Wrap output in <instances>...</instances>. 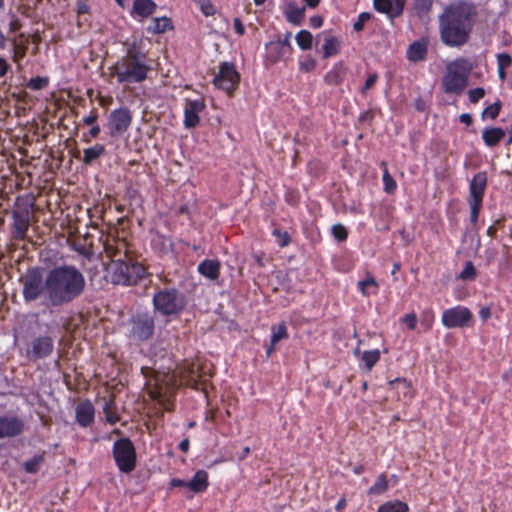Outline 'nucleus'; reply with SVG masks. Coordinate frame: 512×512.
Wrapping results in <instances>:
<instances>
[{"label":"nucleus","mask_w":512,"mask_h":512,"mask_svg":"<svg viewBox=\"0 0 512 512\" xmlns=\"http://www.w3.org/2000/svg\"><path fill=\"white\" fill-rule=\"evenodd\" d=\"M26 303L39 301L46 307H61L78 299L84 292L86 280L73 265L56 266L45 272L33 267L19 279Z\"/></svg>","instance_id":"nucleus-1"},{"label":"nucleus","mask_w":512,"mask_h":512,"mask_svg":"<svg viewBox=\"0 0 512 512\" xmlns=\"http://www.w3.org/2000/svg\"><path fill=\"white\" fill-rule=\"evenodd\" d=\"M476 19L472 4L458 2L448 6L439 17L440 35L444 44L461 47L469 40Z\"/></svg>","instance_id":"nucleus-2"},{"label":"nucleus","mask_w":512,"mask_h":512,"mask_svg":"<svg viewBox=\"0 0 512 512\" xmlns=\"http://www.w3.org/2000/svg\"><path fill=\"white\" fill-rule=\"evenodd\" d=\"M201 378L200 366L196 363L189 364L179 369L176 373H161L155 377V385L150 388L149 394L157 400L165 410H171V397L178 386L185 385L196 388Z\"/></svg>","instance_id":"nucleus-3"},{"label":"nucleus","mask_w":512,"mask_h":512,"mask_svg":"<svg viewBox=\"0 0 512 512\" xmlns=\"http://www.w3.org/2000/svg\"><path fill=\"white\" fill-rule=\"evenodd\" d=\"M110 70L111 74L117 78L119 84L141 83L147 79V75L151 70L150 60L136 42H133L128 44L126 54Z\"/></svg>","instance_id":"nucleus-4"},{"label":"nucleus","mask_w":512,"mask_h":512,"mask_svg":"<svg viewBox=\"0 0 512 512\" xmlns=\"http://www.w3.org/2000/svg\"><path fill=\"white\" fill-rule=\"evenodd\" d=\"M186 304L185 294L176 288H160L153 296L154 310L166 317L178 315Z\"/></svg>","instance_id":"nucleus-5"},{"label":"nucleus","mask_w":512,"mask_h":512,"mask_svg":"<svg viewBox=\"0 0 512 512\" xmlns=\"http://www.w3.org/2000/svg\"><path fill=\"white\" fill-rule=\"evenodd\" d=\"M472 69L468 60L457 59L447 65L442 85L446 93L461 94L468 82V75Z\"/></svg>","instance_id":"nucleus-6"},{"label":"nucleus","mask_w":512,"mask_h":512,"mask_svg":"<svg viewBox=\"0 0 512 512\" xmlns=\"http://www.w3.org/2000/svg\"><path fill=\"white\" fill-rule=\"evenodd\" d=\"M113 457L123 473H130L136 467V450L129 438H121L114 442Z\"/></svg>","instance_id":"nucleus-7"},{"label":"nucleus","mask_w":512,"mask_h":512,"mask_svg":"<svg viewBox=\"0 0 512 512\" xmlns=\"http://www.w3.org/2000/svg\"><path fill=\"white\" fill-rule=\"evenodd\" d=\"M441 322L448 329L469 327L474 323V316L467 307L458 305L444 310Z\"/></svg>","instance_id":"nucleus-8"},{"label":"nucleus","mask_w":512,"mask_h":512,"mask_svg":"<svg viewBox=\"0 0 512 512\" xmlns=\"http://www.w3.org/2000/svg\"><path fill=\"white\" fill-rule=\"evenodd\" d=\"M54 350V340L47 335L32 339L25 349V356L29 361L35 362L49 357Z\"/></svg>","instance_id":"nucleus-9"},{"label":"nucleus","mask_w":512,"mask_h":512,"mask_svg":"<svg viewBox=\"0 0 512 512\" xmlns=\"http://www.w3.org/2000/svg\"><path fill=\"white\" fill-rule=\"evenodd\" d=\"M154 332V318L149 313L136 314L131 319L130 335L140 341L149 339Z\"/></svg>","instance_id":"nucleus-10"},{"label":"nucleus","mask_w":512,"mask_h":512,"mask_svg":"<svg viewBox=\"0 0 512 512\" xmlns=\"http://www.w3.org/2000/svg\"><path fill=\"white\" fill-rule=\"evenodd\" d=\"M239 81L240 76L234 65L230 63H223L213 80L215 86L229 94L238 86Z\"/></svg>","instance_id":"nucleus-11"},{"label":"nucleus","mask_w":512,"mask_h":512,"mask_svg":"<svg viewBox=\"0 0 512 512\" xmlns=\"http://www.w3.org/2000/svg\"><path fill=\"white\" fill-rule=\"evenodd\" d=\"M132 122V114L127 108L112 111L108 119V129L111 136H119L125 133Z\"/></svg>","instance_id":"nucleus-12"},{"label":"nucleus","mask_w":512,"mask_h":512,"mask_svg":"<svg viewBox=\"0 0 512 512\" xmlns=\"http://www.w3.org/2000/svg\"><path fill=\"white\" fill-rule=\"evenodd\" d=\"M25 430V422L18 416H0V439L13 438L21 435Z\"/></svg>","instance_id":"nucleus-13"},{"label":"nucleus","mask_w":512,"mask_h":512,"mask_svg":"<svg viewBox=\"0 0 512 512\" xmlns=\"http://www.w3.org/2000/svg\"><path fill=\"white\" fill-rule=\"evenodd\" d=\"M205 109L202 99H186L184 104V126L188 129L196 127L200 123L199 114Z\"/></svg>","instance_id":"nucleus-14"},{"label":"nucleus","mask_w":512,"mask_h":512,"mask_svg":"<svg viewBox=\"0 0 512 512\" xmlns=\"http://www.w3.org/2000/svg\"><path fill=\"white\" fill-rule=\"evenodd\" d=\"M104 251L111 262L117 258L121 261L130 256L127 242L119 238H107L104 242Z\"/></svg>","instance_id":"nucleus-15"},{"label":"nucleus","mask_w":512,"mask_h":512,"mask_svg":"<svg viewBox=\"0 0 512 512\" xmlns=\"http://www.w3.org/2000/svg\"><path fill=\"white\" fill-rule=\"evenodd\" d=\"M107 271L110 274L111 282L117 285L129 284V261L128 259L121 260L119 258L110 262L107 266Z\"/></svg>","instance_id":"nucleus-16"},{"label":"nucleus","mask_w":512,"mask_h":512,"mask_svg":"<svg viewBox=\"0 0 512 512\" xmlns=\"http://www.w3.org/2000/svg\"><path fill=\"white\" fill-rule=\"evenodd\" d=\"M487 185V176L484 172L477 173L471 180L469 190V203L482 205L484 192Z\"/></svg>","instance_id":"nucleus-17"},{"label":"nucleus","mask_w":512,"mask_h":512,"mask_svg":"<svg viewBox=\"0 0 512 512\" xmlns=\"http://www.w3.org/2000/svg\"><path fill=\"white\" fill-rule=\"evenodd\" d=\"M405 3L406 0H374V7L389 18H395L402 14Z\"/></svg>","instance_id":"nucleus-18"},{"label":"nucleus","mask_w":512,"mask_h":512,"mask_svg":"<svg viewBox=\"0 0 512 512\" xmlns=\"http://www.w3.org/2000/svg\"><path fill=\"white\" fill-rule=\"evenodd\" d=\"M13 235L16 239L23 240L29 228V213L28 211L13 212Z\"/></svg>","instance_id":"nucleus-19"},{"label":"nucleus","mask_w":512,"mask_h":512,"mask_svg":"<svg viewBox=\"0 0 512 512\" xmlns=\"http://www.w3.org/2000/svg\"><path fill=\"white\" fill-rule=\"evenodd\" d=\"M317 39H322L324 41L322 50H323V58H329L335 56L339 53L340 50V41L335 36L331 35V33L327 31L321 32Z\"/></svg>","instance_id":"nucleus-20"},{"label":"nucleus","mask_w":512,"mask_h":512,"mask_svg":"<svg viewBox=\"0 0 512 512\" xmlns=\"http://www.w3.org/2000/svg\"><path fill=\"white\" fill-rule=\"evenodd\" d=\"M94 412L95 410L91 402H80L76 407L77 422L83 427L89 426L94 420Z\"/></svg>","instance_id":"nucleus-21"},{"label":"nucleus","mask_w":512,"mask_h":512,"mask_svg":"<svg viewBox=\"0 0 512 512\" xmlns=\"http://www.w3.org/2000/svg\"><path fill=\"white\" fill-rule=\"evenodd\" d=\"M220 267L218 260L205 259L198 265L197 270L202 276L214 281L219 277Z\"/></svg>","instance_id":"nucleus-22"},{"label":"nucleus","mask_w":512,"mask_h":512,"mask_svg":"<svg viewBox=\"0 0 512 512\" xmlns=\"http://www.w3.org/2000/svg\"><path fill=\"white\" fill-rule=\"evenodd\" d=\"M427 55V41L413 42L407 49V58L412 62L423 61Z\"/></svg>","instance_id":"nucleus-23"},{"label":"nucleus","mask_w":512,"mask_h":512,"mask_svg":"<svg viewBox=\"0 0 512 512\" xmlns=\"http://www.w3.org/2000/svg\"><path fill=\"white\" fill-rule=\"evenodd\" d=\"M156 4L152 0H134L132 15L134 17L147 18L154 13Z\"/></svg>","instance_id":"nucleus-24"},{"label":"nucleus","mask_w":512,"mask_h":512,"mask_svg":"<svg viewBox=\"0 0 512 512\" xmlns=\"http://www.w3.org/2000/svg\"><path fill=\"white\" fill-rule=\"evenodd\" d=\"M208 487V474L204 470H198L190 481H187V488L195 493L203 492Z\"/></svg>","instance_id":"nucleus-25"},{"label":"nucleus","mask_w":512,"mask_h":512,"mask_svg":"<svg viewBox=\"0 0 512 512\" xmlns=\"http://www.w3.org/2000/svg\"><path fill=\"white\" fill-rule=\"evenodd\" d=\"M271 332V345L267 348V356H270L274 352L275 345L278 342L288 338L287 327L284 323L273 325L271 327Z\"/></svg>","instance_id":"nucleus-26"},{"label":"nucleus","mask_w":512,"mask_h":512,"mask_svg":"<svg viewBox=\"0 0 512 512\" xmlns=\"http://www.w3.org/2000/svg\"><path fill=\"white\" fill-rule=\"evenodd\" d=\"M127 259L129 261L128 285H134L146 276L147 271L144 265L138 262H134L131 256H129Z\"/></svg>","instance_id":"nucleus-27"},{"label":"nucleus","mask_w":512,"mask_h":512,"mask_svg":"<svg viewBox=\"0 0 512 512\" xmlns=\"http://www.w3.org/2000/svg\"><path fill=\"white\" fill-rule=\"evenodd\" d=\"M505 134L502 128H487L482 133V139L488 147H494L504 138Z\"/></svg>","instance_id":"nucleus-28"},{"label":"nucleus","mask_w":512,"mask_h":512,"mask_svg":"<svg viewBox=\"0 0 512 512\" xmlns=\"http://www.w3.org/2000/svg\"><path fill=\"white\" fill-rule=\"evenodd\" d=\"M345 75V69L343 64L337 63L334 67L326 74L325 81L330 85H337L342 82Z\"/></svg>","instance_id":"nucleus-29"},{"label":"nucleus","mask_w":512,"mask_h":512,"mask_svg":"<svg viewBox=\"0 0 512 512\" xmlns=\"http://www.w3.org/2000/svg\"><path fill=\"white\" fill-rule=\"evenodd\" d=\"M498 76L502 82L507 78L506 70L512 66V57L508 53L497 54Z\"/></svg>","instance_id":"nucleus-30"},{"label":"nucleus","mask_w":512,"mask_h":512,"mask_svg":"<svg viewBox=\"0 0 512 512\" xmlns=\"http://www.w3.org/2000/svg\"><path fill=\"white\" fill-rule=\"evenodd\" d=\"M172 28V22L167 17L155 18L148 27V31L153 34L164 33Z\"/></svg>","instance_id":"nucleus-31"},{"label":"nucleus","mask_w":512,"mask_h":512,"mask_svg":"<svg viewBox=\"0 0 512 512\" xmlns=\"http://www.w3.org/2000/svg\"><path fill=\"white\" fill-rule=\"evenodd\" d=\"M305 8H299L295 3L287 5V19L290 23L299 25L304 18Z\"/></svg>","instance_id":"nucleus-32"},{"label":"nucleus","mask_w":512,"mask_h":512,"mask_svg":"<svg viewBox=\"0 0 512 512\" xmlns=\"http://www.w3.org/2000/svg\"><path fill=\"white\" fill-rule=\"evenodd\" d=\"M105 152V147L102 144H96L93 147L84 149L83 151V162L85 164H91L94 160L102 156Z\"/></svg>","instance_id":"nucleus-33"},{"label":"nucleus","mask_w":512,"mask_h":512,"mask_svg":"<svg viewBox=\"0 0 512 512\" xmlns=\"http://www.w3.org/2000/svg\"><path fill=\"white\" fill-rule=\"evenodd\" d=\"M408 505L400 500L388 501L382 504L377 512H407Z\"/></svg>","instance_id":"nucleus-34"},{"label":"nucleus","mask_w":512,"mask_h":512,"mask_svg":"<svg viewBox=\"0 0 512 512\" xmlns=\"http://www.w3.org/2000/svg\"><path fill=\"white\" fill-rule=\"evenodd\" d=\"M358 286L364 296H369L377 293L378 284L374 277L368 276L365 280L360 281Z\"/></svg>","instance_id":"nucleus-35"},{"label":"nucleus","mask_w":512,"mask_h":512,"mask_svg":"<svg viewBox=\"0 0 512 512\" xmlns=\"http://www.w3.org/2000/svg\"><path fill=\"white\" fill-rule=\"evenodd\" d=\"M296 42L302 50L311 49L313 43V35L308 30H301L297 33Z\"/></svg>","instance_id":"nucleus-36"},{"label":"nucleus","mask_w":512,"mask_h":512,"mask_svg":"<svg viewBox=\"0 0 512 512\" xmlns=\"http://www.w3.org/2000/svg\"><path fill=\"white\" fill-rule=\"evenodd\" d=\"M44 461V454H37L24 463V469L27 473L34 474L38 472Z\"/></svg>","instance_id":"nucleus-37"},{"label":"nucleus","mask_w":512,"mask_h":512,"mask_svg":"<svg viewBox=\"0 0 512 512\" xmlns=\"http://www.w3.org/2000/svg\"><path fill=\"white\" fill-rule=\"evenodd\" d=\"M388 489V481L384 475L378 476L374 485L370 487L368 490V494L370 495H380L383 494Z\"/></svg>","instance_id":"nucleus-38"},{"label":"nucleus","mask_w":512,"mask_h":512,"mask_svg":"<svg viewBox=\"0 0 512 512\" xmlns=\"http://www.w3.org/2000/svg\"><path fill=\"white\" fill-rule=\"evenodd\" d=\"M361 359L365 362L367 369L371 370L372 367L380 359V351L379 350L364 351L362 353Z\"/></svg>","instance_id":"nucleus-39"},{"label":"nucleus","mask_w":512,"mask_h":512,"mask_svg":"<svg viewBox=\"0 0 512 512\" xmlns=\"http://www.w3.org/2000/svg\"><path fill=\"white\" fill-rule=\"evenodd\" d=\"M433 5V0H415L414 8L419 16L429 13Z\"/></svg>","instance_id":"nucleus-40"},{"label":"nucleus","mask_w":512,"mask_h":512,"mask_svg":"<svg viewBox=\"0 0 512 512\" xmlns=\"http://www.w3.org/2000/svg\"><path fill=\"white\" fill-rule=\"evenodd\" d=\"M266 48H267V52H268V56L269 58L273 61V62H276L278 61L281 57H283L285 54L287 53H290L289 51H287L286 49H284L283 47H277V48H272L271 47V42L269 44L266 45Z\"/></svg>","instance_id":"nucleus-41"},{"label":"nucleus","mask_w":512,"mask_h":512,"mask_svg":"<svg viewBox=\"0 0 512 512\" xmlns=\"http://www.w3.org/2000/svg\"><path fill=\"white\" fill-rule=\"evenodd\" d=\"M291 37H292V33L287 32L282 39H279L277 41H272L271 47L272 48L283 47L287 51L291 52L292 51Z\"/></svg>","instance_id":"nucleus-42"},{"label":"nucleus","mask_w":512,"mask_h":512,"mask_svg":"<svg viewBox=\"0 0 512 512\" xmlns=\"http://www.w3.org/2000/svg\"><path fill=\"white\" fill-rule=\"evenodd\" d=\"M49 83L48 78L46 77H34L31 78L30 81L27 84V87L32 90H40L45 88Z\"/></svg>","instance_id":"nucleus-43"},{"label":"nucleus","mask_w":512,"mask_h":512,"mask_svg":"<svg viewBox=\"0 0 512 512\" xmlns=\"http://www.w3.org/2000/svg\"><path fill=\"white\" fill-rule=\"evenodd\" d=\"M383 183H384V190L389 194L393 193L397 187L395 180L389 174L387 169L384 170Z\"/></svg>","instance_id":"nucleus-44"},{"label":"nucleus","mask_w":512,"mask_h":512,"mask_svg":"<svg viewBox=\"0 0 512 512\" xmlns=\"http://www.w3.org/2000/svg\"><path fill=\"white\" fill-rule=\"evenodd\" d=\"M372 18V15L368 12H362L356 22L353 25V29L356 32H361L364 29L365 23Z\"/></svg>","instance_id":"nucleus-45"},{"label":"nucleus","mask_w":512,"mask_h":512,"mask_svg":"<svg viewBox=\"0 0 512 512\" xmlns=\"http://www.w3.org/2000/svg\"><path fill=\"white\" fill-rule=\"evenodd\" d=\"M317 62L311 56H306L302 61H300L299 66L300 69L304 72H311L316 68Z\"/></svg>","instance_id":"nucleus-46"},{"label":"nucleus","mask_w":512,"mask_h":512,"mask_svg":"<svg viewBox=\"0 0 512 512\" xmlns=\"http://www.w3.org/2000/svg\"><path fill=\"white\" fill-rule=\"evenodd\" d=\"M500 109H501V104L500 102H496L494 104H491L490 106H488L484 111H483V114L482 116L483 117H489L491 119H495L498 115H499V112H500Z\"/></svg>","instance_id":"nucleus-47"},{"label":"nucleus","mask_w":512,"mask_h":512,"mask_svg":"<svg viewBox=\"0 0 512 512\" xmlns=\"http://www.w3.org/2000/svg\"><path fill=\"white\" fill-rule=\"evenodd\" d=\"M332 234L338 241H343L347 238V230L342 224H335L332 226Z\"/></svg>","instance_id":"nucleus-48"},{"label":"nucleus","mask_w":512,"mask_h":512,"mask_svg":"<svg viewBox=\"0 0 512 512\" xmlns=\"http://www.w3.org/2000/svg\"><path fill=\"white\" fill-rule=\"evenodd\" d=\"M273 235L277 238V243L280 247H285L289 244L290 237L287 232H283L279 229L273 230Z\"/></svg>","instance_id":"nucleus-49"},{"label":"nucleus","mask_w":512,"mask_h":512,"mask_svg":"<svg viewBox=\"0 0 512 512\" xmlns=\"http://www.w3.org/2000/svg\"><path fill=\"white\" fill-rule=\"evenodd\" d=\"M476 271L471 262H467L466 266L462 270L460 274V278L467 280V279H473L475 277Z\"/></svg>","instance_id":"nucleus-50"},{"label":"nucleus","mask_w":512,"mask_h":512,"mask_svg":"<svg viewBox=\"0 0 512 512\" xmlns=\"http://www.w3.org/2000/svg\"><path fill=\"white\" fill-rule=\"evenodd\" d=\"M469 99L472 103H477L485 95L483 88H474L469 91Z\"/></svg>","instance_id":"nucleus-51"},{"label":"nucleus","mask_w":512,"mask_h":512,"mask_svg":"<svg viewBox=\"0 0 512 512\" xmlns=\"http://www.w3.org/2000/svg\"><path fill=\"white\" fill-rule=\"evenodd\" d=\"M470 206V221L475 224L478 220L479 212L482 205H476L475 203H469Z\"/></svg>","instance_id":"nucleus-52"},{"label":"nucleus","mask_w":512,"mask_h":512,"mask_svg":"<svg viewBox=\"0 0 512 512\" xmlns=\"http://www.w3.org/2000/svg\"><path fill=\"white\" fill-rule=\"evenodd\" d=\"M403 322L408 326L410 330L415 329L417 323V316L415 313L407 314L403 318Z\"/></svg>","instance_id":"nucleus-53"},{"label":"nucleus","mask_w":512,"mask_h":512,"mask_svg":"<svg viewBox=\"0 0 512 512\" xmlns=\"http://www.w3.org/2000/svg\"><path fill=\"white\" fill-rule=\"evenodd\" d=\"M377 79L378 75L376 73L370 74L362 88V92L365 93L367 90L371 89L373 85L376 83Z\"/></svg>","instance_id":"nucleus-54"},{"label":"nucleus","mask_w":512,"mask_h":512,"mask_svg":"<svg viewBox=\"0 0 512 512\" xmlns=\"http://www.w3.org/2000/svg\"><path fill=\"white\" fill-rule=\"evenodd\" d=\"M25 48L16 46L13 51V61L19 63L20 60L25 56Z\"/></svg>","instance_id":"nucleus-55"},{"label":"nucleus","mask_w":512,"mask_h":512,"mask_svg":"<svg viewBox=\"0 0 512 512\" xmlns=\"http://www.w3.org/2000/svg\"><path fill=\"white\" fill-rule=\"evenodd\" d=\"M105 412H106V418H107V421L111 424H115L117 421H118V416L110 411V408H109V404H106L105 406Z\"/></svg>","instance_id":"nucleus-56"},{"label":"nucleus","mask_w":512,"mask_h":512,"mask_svg":"<svg viewBox=\"0 0 512 512\" xmlns=\"http://www.w3.org/2000/svg\"><path fill=\"white\" fill-rule=\"evenodd\" d=\"M98 119V114L95 111H92L88 116L83 118V123L85 125H94Z\"/></svg>","instance_id":"nucleus-57"},{"label":"nucleus","mask_w":512,"mask_h":512,"mask_svg":"<svg viewBox=\"0 0 512 512\" xmlns=\"http://www.w3.org/2000/svg\"><path fill=\"white\" fill-rule=\"evenodd\" d=\"M479 315H480V318L483 320V321H486L487 319H489L492 315V311H491V308L489 306H484L480 309L479 311Z\"/></svg>","instance_id":"nucleus-58"},{"label":"nucleus","mask_w":512,"mask_h":512,"mask_svg":"<svg viewBox=\"0 0 512 512\" xmlns=\"http://www.w3.org/2000/svg\"><path fill=\"white\" fill-rule=\"evenodd\" d=\"M310 26L313 28H320L323 25V18L321 16H312L309 20Z\"/></svg>","instance_id":"nucleus-59"},{"label":"nucleus","mask_w":512,"mask_h":512,"mask_svg":"<svg viewBox=\"0 0 512 512\" xmlns=\"http://www.w3.org/2000/svg\"><path fill=\"white\" fill-rule=\"evenodd\" d=\"M10 68V65L7 63V61L0 57V77H4L8 70Z\"/></svg>","instance_id":"nucleus-60"},{"label":"nucleus","mask_w":512,"mask_h":512,"mask_svg":"<svg viewBox=\"0 0 512 512\" xmlns=\"http://www.w3.org/2000/svg\"><path fill=\"white\" fill-rule=\"evenodd\" d=\"M201 6V10L205 15H211L213 14V7L207 0V2L198 3Z\"/></svg>","instance_id":"nucleus-61"},{"label":"nucleus","mask_w":512,"mask_h":512,"mask_svg":"<svg viewBox=\"0 0 512 512\" xmlns=\"http://www.w3.org/2000/svg\"><path fill=\"white\" fill-rule=\"evenodd\" d=\"M234 29L239 35H243L245 33V28L238 18L234 19Z\"/></svg>","instance_id":"nucleus-62"},{"label":"nucleus","mask_w":512,"mask_h":512,"mask_svg":"<svg viewBox=\"0 0 512 512\" xmlns=\"http://www.w3.org/2000/svg\"><path fill=\"white\" fill-rule=\"evenodd\" d=\"M189 446H190V443H189V439L188 438H185L184 440H182L179 444V449L184 452V453H187L188 450H189Z\"/></svg>","instance_id":"nucleus-63"},{"label":"nucleus","mask_w":512,"mask_h":512,"mask_svg":"<svg viewBox=\"0 0 512 512\" xmlns=\"http://www.w3.org/2000/svg\"><path fill=\"white\" fill-rule=\"evenodd\" d=\"M171 485L173 487H187V481L181 480V479H173L171 481Z\"/></svg>","instance_id":"nucleus-64"}]
</instances>
